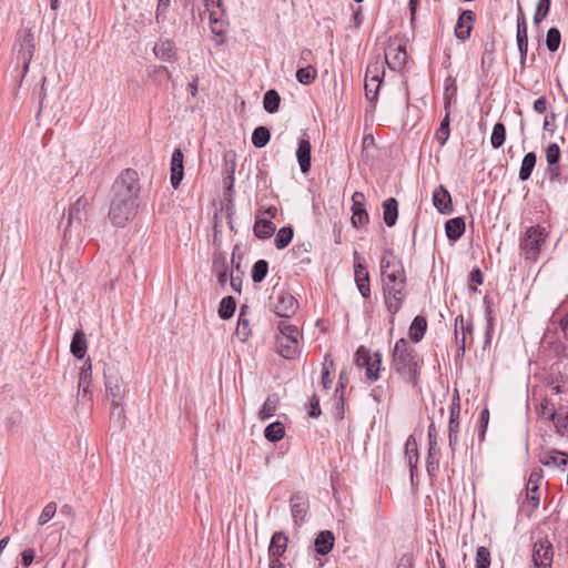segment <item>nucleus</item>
<instances>
[{
    "mask_svg": "<svg viewBox=\"0 0 568 568\" xmlns=\"http://www.w3.org/2000/svg\"><path fill=\"white\" fill-rule=\"evenodd\" d=\"M517 45L520 53V64L524 65L528 51V34H527V23L526 18L521 8H519L518 19H517Z\"/></svg>",
    "mask_w": 568,
    "mask_h": 568,
    "instance_id": "17",
    "label": "nucleus"
},
{
    "mask_svg": "<svg viewBox=\"0 0 568 568\" xmlns=\"http://www.w3.org/2000/svg\"><path fill=\"white\" fill-rule=\"evenodd\" d=\"M552 558V545L549 540L542 539L534 544L532 561L536 568H551Z\"/></svg>",
    "mask_w": 568,
    "mask_h": 568,
    "instance_id": "11",
    "label": "nucleus"
},
{
    "mask_svg": "<svg viewBox=\"0 0 568 568\" xmlns=\"http://www.w3.org/2000/svg\"><path fill=\"white\" fill-rule=\"evenodd\" d=\"M539 460L546 467L558 468L564 471L568 465V454L551 449L542 453Z\"/></svg>",
    "mask_w": 568,
    "mask_h": 568,
    "instance_id": "20",
    "label": "nucleus"
},
{
    "mask_svg": "<svg viewBox=\"0 0 568 568\" xmlns=\"http://www.w3.org/2000/svg\"><path fill=\"white\" fill-rule=\"evenodd\" d=\"M298 308L297 300L284 290L280 291L273 302V311L282 318H291Z\"/></svg>",
    "mask_w": 568,
    "mask_h": 568,
    "instance_id": "9",
    "label": "nucleus"
},
{
    "mask_svg": "<svg viewBox=\"0 0 568 568\" xmlns=\"http://www.w3.org/2000/svg\"><path fill=\"white\" fill-rule=\"evenodd\" d=\"M278 332L281 334L280 337L298 339L300 331L296 325L290 322V318H283L277 324Z\"/></svg>",
    "mask_w": 568,
    "mask_h": 568,
    "instance_id": "40",
    "label": "nucleus"
},
{
    "mask_svg": "<svg viewBox=\"0 0 568 568\" xmlns=\"http://www.w3.org/2000/svg\"><path fill=\"white\" fill-rule=\"evenodd\" d=\"M433 204L442 214L453 212L452 196L444 185H438L433 192Z\"/></svg>",
    "mask_w": 568,
    "mask_h": 568,
    "instance_id": "21",
    "label": "nucleus"
},
{
    "mask_svg": "<svg viewBox=\"0 0 568 568\" xmlns=\"http://www.w3.org/2000/svg\"><path fill=\"white\" fill-rule=\"evenodd\" d=\"M310 416L316 418L321 415L320 408V398L316 395H313L310 399Z\"/></svg>",
    "mask_w": 568,
    "mask_h": 568,
    "instance_id": "64",
    "label": "nucleus"
},
{
    "mask_svg": "<svg viewBox=\"0 0 568 568\" xmlns=\"http://www.w3.org/2000/svg\"><path fill=\"white\" fill-rule=\"evenodd\" d=\"M247 314L248 306L242 305L240 308L237 325L235 328V335L241 342H246L252 334Z\"/></svg>",
    "mask_w": 568,
    "mask_h": 568,
    "instance_id": "24",
    "label": "nucleus"
},
{
    "mask_svg": "<svg viewBox=\"0 0 568 568\" xmlns=\"http://www.w3.org/2000/svg\"><path fill=\"white\" fill-rule=\"evenodd\" d=\"M354 273L356 286L361 295L367 298L371 295L369 274L357 251L354 252Z\"/></svg>",
    "mask_w": 568,
    "mask_h": 568,
    "instance_id": "13",
    "label": "nucleus"
},
{
    "mask_svg": "<svg viewBox=\"0 0 568 568\" xmlns=\"http://www.w3.org/2000/svg\"><path fill=\"white\" fill-rule=\"evenodd\" d=\"M71 353L74 357L81 359L87 353V339L83 331H75L70 345Z\"/></svg>",
    "mask_w": 568,
    "mask_h": 568,
    "instance_id": "32",
    "label": "nucleus"
},
{
    "mask_svg": "<svg viewBox=\"0 0 568 568\" xmlns=\"http://www.w3.org/2000/svg\"><path fill=\"white\" fill-rule=\"evenodd\" d=\"M561 41L560 31L557 28H550L546 37V45L550 52H556L559 49Z\"/></svg>",
    "mask_w": 568,
    "mask_h": 568,
    "instance_id": "50",
    "label": "nucleus"
},
{
    "mask_svg": "<svg viewBox=\"0 0 568 568\" xmlns=\"http://www.w3.org/2000/svg\"><path fill=\"white\" fill-rule=\"evenodd\" d=\"M381 275L384 302L387 311L394 315L402 308L406 298V275L400 261H390L385 255L381 258Z\"/></svg>",
    "mask_w": 568,
    "mask_h": 568,
    "instance_id": "1",
    "label": "nucleus"
},
{
    "mask_svg": "<svg viewBox=\"0 0 568 568\" xmlns=\"http://www.w3.org/2000/svg\"><path fill=\"white\" fill-rule=\"evenodd\" d=\"M546 235L539 227H529L520 242L523 254L528 260H536L539 255L541 244L545 242Z\"/></svg>",
    "mask_w": 568,
    "mask_h": 568,
    "instance_id": "6",
    "label": "nucleus"
},
{
    "mask_svg": "<svg viewBox=\"0 0 568 568\" xmlns=\"http://www.w3.org/2000/svg\"><path fill=\"white\" fill-rule=\"evenodd\" d=\"M405 454L408 459V465L410 469H417L418 464V450L417 443L413 435L408 436L405 443Z\"/></svg>",
    "mask_w": 568,
    "mask_h": 568,
    "instance_id": "36",
    "label": "nucleus"
},
{
    "mask_svg": "<svg viewBox=\"0 0 568 568\" xmlns=\"http://www.w3.org/2000/svg\"><path fill=\"white\" fill-rule=\"evenodd\" d=\"M328 359L329 355H326L322 367V384L325 389H328L332 384V379L329 378V371L327 368Z\"/></svg>",
    "mask_w": 568,
    "mask_h": 568,
    "instance_id": "61",
    "label": "nucleus"
},
{
    "mask_svg": "<svg viewBox=\"0 0 568 568\" xmlns=\"http://www.w3.org/2000/svg\"><path fill=\"white\" fill-rule=\"evenodd\" d=\"M385 62L389 67L390 70H400L406 62V49L405 47L397 44L395 42H390L385 48Z\"/></svg>",
    "mask_w": 568,
    "mask_h": 568,
    "instance_id": "14",
    "label": "nucleus"
},
{
    "mask_svg": "<svg viewBox=\"0 0 568 568\" xmlns=\"http://www.w3.org/2000/svg\"><path fill=\"white\" fill-rule=\"evenodd\" d=\"M549 420L554 422L556 432L560 435L568 433V412H564L561 408L549 412Z\"/></svg>",
    "mask_w": 568,
    "mask_h": 568,
    "instance_id": "34",
    "label": "nucleus"
},
{
    "mask_svg": "<svg viewBox=\"0 0 568 568\" xmlns=\"http://www.w3.org/2000/svg\"><path fill=\"white\" fill-rule=\"evenodd\" d=\"M293 237V229L291 226H284L276 233L274 245L277 250L285 248Z\"/></svg>",
    "mask_w": 568,
    "mask_h": 568,
    "instance_id": "43",
    "label": "nucleus"
},
{
    "mask_svg": "<svg viewBox=\"0 0 568 568\" xmlns=\"http://www.w3.org/2000/svg\"><path fill=\"white\" fill-rule=\"evenodd\" d=\"M140 191L141 184L138 172L133 169H125L114 180L111 197L139 203Z\"/></svg>",
    "mask_w": 568,
    "mask_h": 568,
    "instance_id": "4",
    "label": "nucleus"
},
{
    "mask_svg": "<svg viewBox=\"0 0 568 568\" xmlns=\"http://www.w3.org/2000/svg\"><path fill=\"white\" fill-rule=\"evenodd\" d=\"M105 393L113 410H118V416L121 417L123 414L122 402L125 395V386L118 375L105 374Z\"/></svg>",
    "mask_w": 568,
    "mask_h": 568,
    "instance_id": "7",
    "label": "nucleus"
},
{
    "mask_svg": "<svg viewBox=\"0 0 568 568\" xmlns=\"http://www.w3.org/2000/svg\"><path fill=\"white\" fill-rule=\"evenodd\" d=\"M171 169L184 170L183 168V153L180 149L174 150L171 159Z\"/></svg>",
    "mask_w": 568,
    "mask_h": 568,
    "instance_id": "62",
    "label": "nucleus"
},
{
    "mask_svg": "<svg viewBox=\"0 0 568 568\" xmlns=\"http://www.w3.org/2000/svg\"><path fill=\"white\" fill-rule=\"evenodd\" d=\"M550 0H538V3L536 6V11L534 14V23L539 24L549 13L550 10Z\"/></svg>",
    "mask_w": 568,
    "mask_h": 568,
    "instance_id": "51",
    "label": "nucleus"
},
{
    "mask_svg": "<svg viewBox=\"0 0 568 568\" xmlns=\"http://www.w3.org/2000/svg\"><path fill=\"white\" fill-rule=\"evenodd\" d=\"M479 437L480 439L483 440L484 437H485V433H486V429H487V425H488V422H489V410L488 408H484L481 412H480V415H479Z\"/></svg>",
    "mask_w": 568,
    "mask_h": 568,
    "instance_id": "59",
    "label": "nucleus"
},
{
    "mask_svg": "<svg viewBox=\"0 0 568 568\" xmlns=\"http://www.w3.org/2000/svg\"><path fill=\"white\" fill-rule=\"evenodd\" d=\"M422 364L423 361L407 339L399 338L395 343L392 353V367L413 386L418 383Z\"/></svg>",
    "mask_w": 568,
    "mask_h": 568,
    "instance_id": "2",
    "label": "nucleus"
},
{
    "mask_svg": "<svg viewBox=\"0 0 568 568\" xmlns=\"http://www.w3.org/2000/svg\"><path fill=\"white\" fill-rule=\"evenodd\" d=\"M271 134L267 128L257 126L252 134V143L255 148H264L270 141Z\"/></svg>",
    "mask_w": 568,
    "mask_h": 568,
    "instance_id": "44",
    "label": "nucleus"
},
{
    "mask_svg": "<svg viewBox=\"0 0 568 568\" xmlns=\"http://www.w3.org/2000/svg\"><path fill=\"white\" fill-rule=\"evenodd\" d=\"M455 341L457 345V355L463 356L466 349L467 345V338L465 337V334H460L459 332L455 331Z\"/></svg>",
    "mask_w": 568,
    "mask_h": 568,
    "instance_id": "63",
    "label": "nucleus"
},
{
    "mask_svg": "<svg viewBox=\"0 0 568 568\" xmlns=\"http://www.w3.org/2000/svg\"><path fill=\"white\" fill-rule=\"evenodd\" d=\"M281 103V97L274 89H270L265 92L263 98V108L268 113H275L278 111Z\"/></svg>",
    "mask_w": 568,
    "mask_h": 568,
    "instance_id": "35",
    "label": "nucleus"
},
{
    "mask_svg": "<svg viewBox=\"0 0 568 568\" xmlns=\"http://www.w3.org/2000/svg\"><path fill=\"white\" fill-rule=\"evenodd\" d=\"M428 444H429L428 453H429L430 457H433L436 454V446H437V432H436V427H435L434 423H432L428 427Z\"/></svg>",
    "mask_w": 568,
    "mask_h": 568,
    "instance_id": "58",
    "label": "nucleus"
},
{
    "mask_svg": "<svg viewBox=\"0 0 568 568\" xmlns=\"http://www.w3.org/2000/svg\"><path fill=\"white\" fill-rule=\"evenodd\" d=\"M212 268L215 273L229 270L227 258L223 252H215Z\"/></svg>",
    "mask_w": 568,
    "mask_h": 568,
    "instance_id": "55",
    "label": "nucleus"
},
{
    "mask_svg": "<svg viewBox=\"0 0 568 568\" xmlns=\"http://www.w3.org/2000/svg\"><path fill=\"white\" fill-rule=\"evenodd\" d=\"M277 347L282 357L286 359H293L298 354V339L278 337Z\"/></svg>",
    "mask_w": 568,
    "mask_h": 568,
    "instance_id": "27",
    "label": "nucleus"
},
{
    "mask_svg": "<svg viewBox=\"0 0 568 568\" xmlns=\"http://www.w3.org/2000/svg\"><path fill=\"white\" fill-rule=\"evenodd\" d=\"M317 71L312 65L300 68L296 72V79L301 84H311L316 78Z\"/></svg>",
    "mask_w": 568,
    "mask_h": 568,
    "instance_id": "47",
    "label": "nucleus"
},
{
    "mask_svg": "<svg viewBox=\"0 0 568 568\" xmlns=\"http://www.w3.org/2000/svg\"><path fill=\"white\" fill-rule=\"evenodd\" d=\"M171 0H159L158 7H156V21L161 22L165 19V12L168 11L170 7Z\"/></svg>",
    "mask_w": 568,
    "mask_h": 568,
    "instance_id": "60",
    "label": "nucleus"
},
{
    "mask_svg": "<svg viewBox=\"0 0 568 568\" xmlns=\"http://www.w3.org/2000/svg\"><path fill=\"white\" fill-rule=\"evenodd\" d=\"M506 140V126L498 122L494 125L493 133L490 136V143L494 149L503 146Z\"/></svg>",
    "mask_w": 568,
    "mask_h": 568,
    "instance_id": "45",
    "label": "nucleus"
},
{
    "mask_svg": "<svg viewBox=\"0 0 568 568\" xmlns=\"http://www.w3.org/2000/svg\"><path fill=\"white\" fill-rule=\"evenodd\" d=\"M34 53V39L30 30H20L17 36L18 60L22 62L23 72H27Z\"/></svg>",
    "mask_w": 568,
    "mask_h": 568,
    "instance_id": "8",
    "label": "nucleus"
},
{
    "mask_svg": "<svg viewBox=\"0 0 568 568\" xmlns=\"http://www.w3.org/2000/svg\"><path fill=\"white\" fill-rule=\"evenodd\" d=\"M365 196L361 192H355L352 196L353 206H352V224L355 227L363 226L368 222V213L364 205Z\"/></svg>",
    "mask_w": 568,
    "mask_h": 568,
    "instance_id": "18",
    "label": "nucleus"
},
{
    "mask_svg": "<svg viewBox=\"0 0 568 568\" xmlns=\"http://www.w3.org/2000/svg\"><path fill=\"white\" fill-rule=\"evenodd\" d=\"M285 435L284 425L281 422H274L266 426L264 436L272 443L280 442Z\"/></svg>",
    "mask_w": 568,
    "mask_h": 568,
    "instance_id": "39",
    "label": "nucleus"
},
{
    "mask_svg": "<svg viewBox=\"0 0 568 568\" xmlns=\"http://www.w3.org/2000/svg\"><path fill=\"white\" fill-rule=\"evenodd\" d=\"M446 236L450 241H457L465 232V221L463 217H454L445 224Z\"/></svg>",
    "mask_w": 568,
    "mask_h": 568,
    "instance_id": "30",
    "label": "nucleus"
},
{
    "mask_svg": "<svg viewBox=\"0 0 568 568\" xmlns=\"http://www.w3.org/2000/svg\"><path fill=\"white\" fill-rule=\"evenodd\" d=\"M435 136L440 145H444L447 142L449 138V113H446L445 118L440 122Z\"/></svg>",
    "mask_w": 568,
    "mask_h": 568,
    "instance_id": "52",
    "label": "nucleus"
},
{
    "mask_svg": "<svg viewBox=\"0 0 568 568\" xmlns=\"http://www.w3.org/2000/svg\"><path fill=\"white\" fill-rule=\"evenodd\" d=\"M268 263L265 260H258L252 268V280L254 283H261L267 275Z\"/></svg>",
    "mask_w": 568,
    "mask_h": 568,
    "instance_id": "48",
    "label": "nucleus"
},
{
    "mask_svg": "<svg viewBox=\"0 0 568 568\" xmlns=\"http://www.w3.org/2000/svg\"><path fill=\"white\" fill-rule=\"evenodd\" d=\"M224 11V9H222L221 12L212 11L209 16L211 31L219 37L225 33V22L222 19Z\"/></svg>",
    "mask_w": 568,
    "mask_h": 568,
    "instance_id": "37",
    "label": "nucleus"
},
{
    "mask_svg": "<svg viewBox=\"0 0 568 568\" xmlns=\"http://www.w3.org/2000/svg\"><path fill=\"white\" fill-rule=\"evenodd\" d=\"M236 308V302L232 296H225L221 300L219 305V316L222 320H229L233 316Z\"/></svg>",
    "mask_w": 568,
    "mask_h": 568,
    "instance_id": "41",
    "label": "nucleus"
},
{
    "mask_svg": "<svg viewBox=\"0 0 568 568\" xmlns=\"http://www.w3.org/2000/svg\"><path fill=\"white\" fill-rule=\"evenodd\" d=\"M384 222L388 227L396 224L398 216V203L394 197L387 199L384 204Z\"/></svg>",
    "mask_w": 568,
    "mask_h": 568,
    "instance_id": "33",
    "label": "nucleus"
},
{
    "mask_svg": "<svg viewBox=\"0 0 568 568\" xmlns=\"http://www.w3.org/2000/svg\"><path fill=\"white\" fill-rule=\"evenodd\" d=\"M275 232V225L268 219L257 217L253 226L254 235L260 240L270 239Z\"/></svg>",
    "mask_w": 568,
    "mask_h": 568,
    "instance_id": "28",
    "label": "nucleus"
},
{
    "mask_svg": "<svg viewBox=\"0 0 568 568\" xmlns=\"http://www.w3.org/2000/svg\"><path fill=\"white\" fill-rule=\"evenodd\" d=\"M542 479L541 469H535L531 471L527 488H526V500L530 504L532 510L537 509L539 506L540 495H539V485Z\"/></svg>",
    "mask_w": 568,
    "mask_h": 568,
    "instance_id": "16",
    "label": "nucleus"
},
{
    "mask_svg": "<svg viewBox=\"0 0 568 568\" xmlns=\"http://www.w3.org/2000/svg\"><path fill=\"white\" fill-rule=\"evenodd\" d=\"M342 379H343V374H341V376H339V385H338V387H337V388H336V390H335V394H336V395H337V394L339 393V390H341V394L338 395V397H337V403H336V410H337V413H336V414H337V416H338L339 418H343V417H344V396H343V390H344V388H345V385H344V383L342 382Z\"/></svg>",
    "mask_w": 568,
    "mask_h": 568,
    "instance_id": "57",
    "label": "nucleus"
},
{
    "mask_svg": "<svg viewBox=\"0 0 568 568\" xmlns=\"http://www.w3.org/2000/svg\"><path fill=\"white\" fill-rule=\"evenodd\" d=\"M154 54L163 61H173L176 55V47L171 40H161L154 45Z\"/></svg>",
    "mask_w": 568,
    "mask_h": 568,
    "instance_id": "26",
    "label": "nucleus"
},
{
    "mask_svg": "<svg viewBox=\"0 0 568 568\" xmlns=\"http://www.w3.org/2000/svg\"><path fill=\"white\" fill-rule=\"evenodd\" d=\"M357 365H364L366 369V377L369 381H376L379 377V369L382 365V357L375 353L373 356L362 346L356 352Z\"/></svg>",
    "mask_w": 568,
    "mask_h": 568,
    "instance_id": "10",
    "label": "nucleus"
},
{
    "mask_svg": "<svg viewBox=\"0 0 568 568\" xmlns=\"http://www.w3.org/2000/svg\"><path fill=\"white\" fill-rule=\"evenodd\" d=\"M278 400L280 399H278L277 395H275V394L270 395L266 398V400L264 402V404L260 410V414H258L260 418L267 419V418L272 417L277 409Z\"/></svg>",
    "mask_w": 568,
    "mask_h": 568,
    "instance_id": "42",
    "label": "nucleus"
},
{
    "mask_svg": "<svg viewBox=\"0 0 568 568\" xmlns=\"http://www.w3.org/2000/svg\"><path fill=\"white\" fill-rule=\"evenodd\" d=\"M560 158V148L557 143H550L546 149V160L550 165L557 164Z\"/></svg>",
    "mask_w": 568,
    "mask_h": 568,
    "instance_id": "56",
    "label": "nucleus"
},
{
    "mask_svg": "<svg viewBox=\"0 0 568 568\" xmlns=\"http://www.w3.org/2000/svg\"><path fill=\"white\" fill-rule=\"evenodd\" d=\"M383 74L384 72L381 73L377 63L369 64L366 69L365 95L371 102H375L377 100V93L382 83Z\"/></svg>",
    "mask_w": 568,
    "mask_h": 568,
    "instance_id": "12",
    "label": "nucleus"
},
{
    "mask_svg": "<svg viewBox=\"0 0 568 568\" xmlns=\"http://www.w3.org/2000/svg\"><path fill=\"white\" fill-rule=\"evenodd\" d=\"M55 513H57V504L53 501L48 503L43 507V509L38 518V524L41 526L47 524L49 520H51L54 517Z\"/></svg>",
    "mask_w": 568,
    "mask_h": 568,
    "instance_id": "54",
    "label": "nucleus"
},
{
    "mask_svg": "<svg viewBox=\"0 0 568 568\" xmlns=\"http://www.w3.org/2000/svg\"><path fill=\"white\" fill-rule=\"evenodd\" d=\"M536 161H537V156L534 152H529L524 156L521 166L519 170V179L521 181H527L530 178L531 172L536 165Z\"/></svg>",
    "mask_w": 568,
    "mask_h": 568,
    "instance_id": "38",
    "label": "nucleus"
},
{
    "mask_svg": "<svg viewBox=\"0 0 568 568\" xmlns=\"http://www.w3.org/2000/svg\"><path fill=\"white\" fill-rule=\"evenodd\" d=\"M288 538L283 531H276L271 538L268 546L270 557H282L287 548Z\"/></svg>",
    "mask_w": 568,
    "mask_h": 568,
    "instance_id": "25",
    "label": "nucleus"
},
{
    "mask_svg": "<svg viewBox=\"0 0 568 568\" xmlns=\"http://www.w3.org/2000/svg\"><path fill=\"white\" fill-rule=\"evenodd\" d=\"M475 13L471 10H464L455 26V36L458 40L465 41L470 37Z\"/></svg>",
    "mask_w": 568,
    "mask_h": 568,
    "instance_id": "19",
    "label": "nucleus"
},
{
    "mask_svg": "<svg viewBox=\"0 0 568 568\" xmlns=\"http://www.w3.org/2000/svg\"><path fill=\"white\" fill-rule=\"evenodd\" d=\"M490 566V552L489 550L480 546L476 551V568H489Z\"/></svg>",
    "mask_w": 568,
    "mask_h": 568,
    "instance_id": "53",
    "label": "nucleus"
},
{
    "mask_svg": "<svg viewBox=\"0 0 568 568\" xmlns=\"http://www.w3.org/2000/svg\"><path fill=\"white\" fill-rule=\"evenodd\" d=\"M311 142L307 139L300 140L298 148L296 151V158L298 161L301 172L304 174L308 173L311 169Z\"/></svg>",
    "mask_w": 568,
    "mask_h": 568,
    "instance_id": "23",
    "label": "nucleus"
},
{
    "mask_svg": "<svg viewBox=\"0 0 568 568\" xmlns=\"http://www.w3.org/2000/svg\"><path fill=\"white\" fill-rule=\"evenodd\" d=\"M459 405H453L450 409L449 425H448V444L453 455L456 450L458 443V430H459Z\"/></svg>",
    "mask_w": 568,
    "mask_h": 568,
    "instance_id": "22",
    "label": "nucleus"
},
{
    "mask_svg": "<svg viewBox=\"0 0 568 568\" xmlns=\"http://www.w3.org/2000/svg\"><path fill=\"white\" fill-rule=\"evenodd\" d=\"M138 207L139 203L110 197L108 215L114 226L123 227L135 216Z\"/></svg>",
    "mask_w": 568,
    "mask_h": 568,
    "instance_id": "5",
    "label": "nucleus"
},
{
    "mask_svg": "<svg viewBox=\"0 0 568 568\" xmlns=\"http://www.w3.org/2000/svg\"><path fill=\"white\" fill-rule=\"evenodd\" d=\"M92 200L93 197L83 194L70 205L63 232L64 239H72L74 236L79 241L83 240L84 221L87 220L88 207Z\"/></svg>",
    "mask_w": 568,
    "mask_h": 568,
    "instance_id": "3",
    "label": "nucleus"
},
{
    "mask_svg": "<svg viewBox=\"0 0 568 568\" xmlns=\"http://www.w3.org/2000/svg\"><path fill=\"white\" fill-rule=\"evenodd\" d=\"M455 329L460 334H465V337L471 342L474 326L470 320L465 321L464 316L460 314L455 318Z\"/></svg>",
    "mask_w": 568,
    "mask_h": 568,
    "instance_id": "46",
    "label": "nucleus"
},
{
    "mask_svg": "<svg viewBox=\"0 0 568 568\" xmlns=\"http://www.w3.org/2000/svg\"><path fill=\"white\" fill-rule=\"evenodd\" d=\"M426 329H427L426 318L420 315L416 316L413 320V322L409 326V329H408L409 338L415 343L420 342L425 335Z\"/></svg>",
    "mask_w": 568,
    "mask_h": 568,
    "instance_id": "31",
    "label": "nucleus"
},
{
    "mask_svg": "<svg viewBox=\"0 0 568 568\" xmlns=\"http://www.w3.org/2000/svg\"><path fill=\"white\" fill-rule=\"evenodd\" d=\"M315 550L320 555H327L334 546V535L329 530L321 531L315 538Z\"/></svg>",
    "mask_w": 568,
    "mask_h": 568,
    "instance_id": "29",
    "label": "nucleus"
},
{
    "mask_svg": "<svg viewBox=\"0 0 568 568\" xmlns=\"http://www.w3.org/2000/svg\"><path fill=\"white\" fill-rule=\"evenodd\" d=\"M91 376H92L91 363H90V361H87L84 363V365L82 366L80 376H79V389H82L83 393H87L91 385Z\"/></svg>",
    "mask_w": 568,
    "mask_h": 568,
    "instance_id": "49",
    "label": "nucleus"
},
{
    "mask_svg": "<svg viewBox=\"0 0 568 568\" xmlns=\"http://www.w3.org/2000/svg\"><path fill=\"white\" fill-rule=\"evenodd\" d=\"M291 514L294 525L300 527L304 521L310 504L305 494L296 493L290 499Z\"/></svg>",
    "mask_w": 568,
    "mask_h": 568,
    "instance_id": "15",
    "label": "nucleus"
}]
</instances>
